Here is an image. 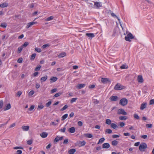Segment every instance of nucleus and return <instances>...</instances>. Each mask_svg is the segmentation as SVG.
<instances>
[{"instance_id": "obj_53", "label": "nucleus", "mask_w": 154, "mask_h": 154, "mask_svg": "<svg viewBox=\"0 0 154 154\" xmlns=\"http://www.w3.org/2000/svg\"><path fill=\"white\" fill-rule=\"evenodd\" d=\"M146 126L147 128H151L152 127V125L151 124H146Z\"/></svg>"}, {"instance_id": "obj_42", "label": "nucleus", "mask_w": 154, "mask_h": 154, "mask_svg": "<svg viewBox=\"0 0 154 154\" xmlns=\"http://www.w3.org/2000/svg\"><path fill=\"white\" fill-rule=\"evenodd\" d=\"M35 51L37 52L40 53L41 51V49L40 48H35Z\"/></svg>"}, {"instance_id": "obj_30", "label": "nucleus", "mask_w": 154, "mask_h": 154, "mask_svg": "<svg viewBox=\"0 0 154 154\" xmlns=\"http://www.w3.org/2000/svg\"><path fill=\"white\" fill-rule=\"evenodd\" d=\"M118 142L116 140H114L112 142V144L113 146H116L118 144Z\"/></svg>"}, {"instance_id": "obj_11", "label": "nucleus", "mask_w": 154, "mask_h": 154, "mask_svg": "<svg viewBox=\"0 0 154 154\" xmlns=\"http://www.w3.org/2000/svg\"><path fill=\"white\" fill-rule=\"evenodd\" d=\"M37 23L36 22H32L28 23L26 26V28H29L30 27H31L32 25L34 24H36Z\"/></svg>"}, {"instance_id": "obj_14", "label": "nucleus", "mask_w": 154, "mask_h": 154, "mask_svg": "<svg viewBox=\"0 0 154 154\" xmlns=\"http://www.w3.org/2000/svg\"><path fill=\"white\" fill-rule=\"evenodd\" d=\"M137 81L138 82L142 83L143 82V79L142 75H139L137 77Z\"/></svg>"}, {"instance_id": "obj_50", "label": "nucleus", "mask_w": 154, "mask_h": 154, "mask_svg": "<svg viewBox=\"0 0 154 154\" xmlns=\"http://www.w3.org/2000/svg\"><path fill=\"white\" fill-rule=\"evenodd\" d=\"M49 45H48V44H46L44 45L43 46H42V48L43 49H44L45 48H46L47 47H49Z\"/></svg>"}, {"instance_id": "obj_8", "label": "nucleus", "mask_w": 154, "mask_h": 154, "mask_svg": "<svg viewBox=\"0 0 154 154\" xmlns=\"http://www.w3.org/2000/svg\"><path fill=\"white\" fill-rule=\"evenodd\" d=\"M101 81L103 84H106L111 82L109 79L106 78H102L101 79Z\"/></svg>"}, {"instance_id": "obj_4", "label": "nucleus", "mask_w": 154, "mask_h": 154, "mask_svg": "<svg viewBox=\"0 0 154 154\" xmlns=\"http://www.w3.org/2000/svg\"><path fill=\"white\" fill-rule=\"evenodd\" d=\"M125 88V87L124 86H122L119 83L117 84L114 88L115 90H118L123 89Z\"/></svg>"}, {"instance_id": "obj_57", "label": "nucleus", "mask_w": 154, "mask_h": 154, "mask_svg": "<svg viewBox=\"0 0 154 154\" xmlns=\"http://www.w3.org/2000/svg\"><path fill=\"white\" fill-rule=\"evenodd\" d=\"M22 94V92L21 91H20L17 92V95L18 96V97H19Z\"/></svg>"}, {"instance_id": "obj_48", "label": "nucleus", "mask_w": 154, "mask_h": 154, "mask_svg": "<svg viewBox=\"0 0 154 154\" xmlns=\"http://www.w3.org/2000/svg\"><path fill=\"white\" fill-rule=\"evenodd\" d=\"M51 101H49L46 104V106L47 107H49L51 105Z\"/></svg>"}, {"instance_id": "obj_35", "label": "nucleus", "mask_w": 154, "mask_h": 154, "mask_svg": "<svg viewBox=\"0 0 154 154\" xmlns=\"http://www.w3.org/2000/svg\"><path fill=\"white\" fill-rule=\"evenodd\" d=\"M62 94V92H58V93L54 95V97H58L60 96Z\"/></svg>"}, {"instance_id": "obj_45", "label": "nucleus", "mask_w": 154, "mask_h": 154, "mask_svg": "<svg viewBox=\"0 0 154 154\" xmlns=\"http://www.w3.org/2000/svg\"><path fill=\"white\" fill-rule=\"evenodd\" d=\"M77 98H72L70 100V103H72L73 102H75L77 100Z\"/></svg>"}, {"instance_id": "obj_58", "label": "nucleus", "mask_w": 154, "mask_h": 154, "mask_svg": "<svg viewBox=\"0 0 154 154\" xmlns=\"http://www.w3.org/2000/svg\"><path fill=\"white\" fill-rule=\"evenodd\" d=\"M57 89L56 88H55L54 89H52L51 91V93H53L57 91Z\"/></svg>"}, {"instance_id": "obj_51", "label": "nucleus", "mask_w": 154, "mask_h": 154, "mask_svg": "<svg viewBox=\"0 0 154 154\" xmlns=\"http://www.w3.org/2000/svg\"><path fill=\"white\" fill-rule=\"evenodd\" d=\"M23 59L22 58H20L17 60V62L19 63H21L22 62Z\"/></svg>"}, {"instance_id": "obj_61", "label": "nucleus", "mask_w": 154, "mask_h": 154, "mask_svg": "<svg viewBox=\"0 0 154 154\" xmlns=\"http://www.w3.org/2000/svg\"><path fill=\"white\" fill-rule=\"evenodd\" d=\"M119 136L118 135H116V134H114V135H113L112 136V137L113 138H117V137H119Z\"/></svg>"}, {"instance_id": "obj_28", "label": "nucleus", "mask_w": 154, "mask_h": 154, "mask_svg": "<svg viewBox=\"0 0 154 154\" xmlns=\"http://www.w3.org/2000/svg\"><path fill=\"white\" fill-rule=\"evenodd\" d=\"M105 123L107 125H110L112 124L111 121V120L109 119H106V120Z\"/></svg>"}, {"instance_id": "obj_44", "label": "nucleus", "mask_w": 154, "mask_h": 154, "mask_svg": "<svg viewBox=\"0 0 154 154\" xmlns=\"http://www.w3.org/2000/svg\"><path fill=\"white\" fill-rule=\"evenodd\" d=\"M105 140V139L104 138H100L99 141L98 143V144L100 143H102L104 142Z\"/></svg>"}, {"instance_id": "obj_31", "label": "nucleus", "mask_w": 154, "mask_h": 154, "mask_svg": "<svg viewBox=\"0 0 154 154\" xmlns=\"http://www.w3.org/2000/svg\"><path fill=\"white\" fill-rule=\"evenodd\" d=\"M112 132V130L109 129H107L105 130V133L106 134H111Z\"/></svg>"}, {"instance_id": "obj_29", "label": "nucleus", "mask_w": 154, "mask_h": 154, "mask_svg": "<svg viewBox=\"0 0 154 154\" xmlns=\"http://www.w3.org/2000/svg\"><path fill=\"white\" fill-rule=\"evenodd\" d=\"M54 18V17L53 16H50L48 17L45 19L46 21H49L53 20Z\"/></svg>"}, {"instance_id": "obj_12", "label": "nucleus", "mask_w": 154, "mask_h": 154, "mask_svg": "<svg viewBox=\"0 0 154 154\" xmlns=\"http://www.w3.org/2000/svg\"><path fill=\"white\" fill-rule=\"evenodd\" d=\"M110 99L112 101H116L118 100V97L116 96H111L110 97Z\"/></svg>"}, {"instance_id": "obj_19", "label": "nucleus", "mask_w": 154, "mask_h": 154, "mask_svg": "<svg viewBox=\"0 0 154 154\" xmlns=\"http://www.w3.org/2000/svg\"><path fill=\"white\" fill-rule=\"evenodd\" d=\"M68 131L71 133H73L75 131V128L73 127L70 128L68 130Z\"/></svg>"}, {"instance_id": "obj_33", "label": "nucleus", "mask_w": 154, "mask_h": 154, "mask_svg": "<svg viewBox=\"0 0 154 154\" xmlns=\"http://www.w3.org/2000/svg\"><path fill=\"white\" fill-rule=\"evenodd\" d=\"M86 142L85 141H80L79 142V146H83L85 145V144Z\"/></svg>"}, {"instance_id": "obj_32", "label": "nucleus", "mask_w": 154, "mask_h": 154, "mask_svg": "<svg viewBox=\"0 0 154 154\" xmlns=\"http://www.w3.org/2000/svg\"><path fill=\"white\" fill-rule=\"evenodd\" d=\"M119 119L120 120H125L127 119V118L126 116H121L119 117Z\"/></svg>"}, {"instance_id": "obj_27", "label": "nucleus", "mask_w": 154, "mask_h": 154, "mask_svg": "<svg viewBox=\"0 0 154 154\" xmlns=\"http://www.w3.org/2000/svg\"><path fill=\"white\" fill-rule=\"evenodd\" d=\"M84 136L85 137L89 138H91L93 137L92 134H84Z\"/></svg>"}, {"instance_id": "obj_49", "label": "nucleus", "mask_w": 154, "mask_h": 154, "mask_svg": "<svg viewBox=\"0 0 154 154\" xmlns=\"http://www.w3.org/2000/svg\"><path fill=\"white\" fill-rule=\"evenodd\" d=\"M3 105V101L2 100L0 101V109L2 107Z\"/></svg>"}, {"instance_id": "obj_36", "label": "nucleus", "mask_w": 154, "mask_h": 154, "mask_svg": "<svg viewBox=\"0 0 154 154\" xmlns=\"http://www.w3.org/2000/svg\"><path fill=\"white\" fill-rule=\"evenodd\" d=\"M68 116V114H66L64 115L62 117V119H61L62 121L64 120L65 119H66Z\"/></svg>"}, {"instance_id": "obj_20", "label": "nucleus", "mask_w": 154, "mask_h": 154, "mask_svg": "<svg viewBox=\"0 0 154 154\" xmlns=\"http://www.w3.org/2000/svg\"><path fill=\"white\" fill-rule=\"evenodd\" d=\"M48 134L46 132H42L40 134L42 138H45L48 136Z\"/></svg>"}, {"instance_id": "obj_16", "label": "nucleus", "mask_w": 154, "mask_h": 154, "mask_svg": "<svg viewBox=\"0 0 154 154\" xmlns=\"http://www.w3.org/2000/svg\"><path fill=\"white\" fill-rule=\"evenodd\" d=\"M86 35L87 36L91 38L94 37L95 36L94 34L93 33H87Z\"/></svg>"}, {"instance_id": "obj_3", "label": "nucleus", "mask_w": 154, "mask_h": 154, "mask_svg": "<svg viewBox=\"0 0 154 154\" xmlns=\"http://www.w3.org/2000/svg\"><path fill=\"white\" fill-rule=\"evenodd\" d=\"M134 38L133 35L131 33H129L127 36H125V39L128 42H131V39H132Z\"/></svg>"}, {"instance_id": "obj_23", "label": "nucleus", "mask_w": 154, "mask_h": 154, "mask_svg": "<svg viewBox=\"0 0 154 154\" xmlns=\"http://www.w3.org/2000/svg\"><path fill=\"white\" fill-rule=\"evenodd\" d=\"M66 54L65 52H62L58 56V57L59 58H62L64 56H66Z\"/></svg>"}, {"instance_id": "obj_9", "label": "nucleus", "mask_w": 154, "mask_h": 154, "mask_svg": "<svg viewBox=\"0 0 154 154\" xmlns=\"http://www.w3.org/2000/svg\"><path fill=\"white\" fill-rule=\"evenodd\" d=\"M111 16L112 17H116V18H117V19H118V20L119 21V24H120V25L121 26V27H122V29L123 30L124 28H123V27L122 26V24H121V22H120V20L119 19V18L114 13H112L111 14Z\"/></svg>"}, {"instance_id": "obj_55", "label": "nucleus", "mask_w": 154, "mask_h": 154, "mask_svg": "<svg viewBox=\"0 0 154 154\" xmlns=\"http://www.w3.org/2000/svg\"><path fill=\"white\" fill-rule=\"evenodd\" d=\"M34 93V91H31L29 92V96H32L33 95Z\"/></svg>"}, {"instance_id": "obj_41", "label": "nucleus", "mask_w": 154, "mask_h": 154, "mask_svg": "<svg viewBox=\"0 0 154 154\" xmlns=\"http://www.w3.org/2000/svg\"><path fill=\"white\" fill-rule=\"evenodd\" d=\"M44 107V106L43 105H40L38 106L37 109L40 110L42 109Z\"/></svg>"}, {"instance_id": "obj_24", "label": "nucleus", "mask_w": 154, "mask_h": 154, "mask_svg": "<svg viewBox=\"0 0 154 154\" xmlns=\"http://www.w3.org/2000/svg\"><path fill=\"white\" fill-rule=\"evenodd\" d=\"M8 5V3H4L0 5V7L2 8H4L7 7Z\"/></svg>"}, {"instance_id": "obj_6", "label": "nucleus", "mask_w": 154, "mask_h": 154, "mask_svg": "<svg viewBox=\"0 0 154 154\" xmlns=\"http://www.w3.org/2000/svg\"><path fill=\"white\" fill-rule=\"evenodd\" d=\"M63 136L60 137L59 136H57L54 140V143H56L59 140H62L63 139Z\"/></svg>"}, {"instance_id": "obj_60", "label": "nucleus", "mask_w": 154, "mask_h": 154, "mask_svg": "<svg viewBox=\"0 0 154 154\" xmlns=\"http://www.w3.org/2000/svg\"><path fill=\"white\" fill-rule=\"evenodd\" d=\"M126 66L125 65L123 64L122 66H121L120 68L122 69H124L126 68Z\"/></svg>"}, {"instance_id": "obj_52", "label": "nucleus", "mask_w": 154, "mask_h": 154, "mask_svg": "<svg viewBox=\"0 0 154 154\" xmlns=\"http://www.w3.org/2000/svg\"><path fill=\"white\" fill-rule=\"evenodd\" d=\"M68 142V140L67 139H66L64 140V141L63 142V143L64 144H67Z\"/></svg>"}, {"instance_id": "obj_7", "label": "nucleus", "mask_w": 154, "mask_h": 154, "mask_svg": "<svg viewBox=\"0 0 154 154\" xmlns=\"http://www.w3.org/2000/svg\"><path fill=\"white\" fill-rule=\"evenodd\" d=\"M94 8H98L102 7V4L101 2H94Z\"/></svg>"}, {"instance_id": "obj_26", "label": "nucleus", "mask_w": 154, "mask_h": 154, "mask_svg": "<svg viewBox=\"0 0 154 154\" xmlns=\"http://www.w3.org/2000/svg\"><path fill=\"white\" fill-rule=\"evenodd\" d=\"M48 78V77L47 75H45V76L42 77L41 79V82H43L45 81Z\"/></svg>"}, {"instance_id": "obj_62", "label": "nucleus", "mask_w": 154, "mask_h": 154, "mask_svg": "<svg viewBox=\"0 0 154 154\" xmlns=\"http://www.w3.org/2000/svg\"><path fill=\"white\" fill-rule=\"evenodd\" d=\"M38 72H34L33 74V76H34V77H36V76L38 75Z\"/></svg>"}, {"instance_id": "obj_37", "label": "nucleus", "mask_w": 154, "mask_h": 154, "mask_svg": "<svg viewBox=\"0 0 154 154\" xmlns=\"http://www.w3.org/2000/svg\"><path fill=\"white\" fill-rule=\"evenodd\" d=\"M23 48L21 46L20 47H19L18 48L17 53L18 54L20 53L23 49Z\"/></svg>"}, {"instance_id": "obj_64", "label": "nucleus", "mask_w": 154, "mask_h": 154, "mask_svg": "<svg viewBox=\"0 0 154 154\" xmlns=\"http://www.w3.org/2000/svg\"><path fill=\"white\" fill-rule=\"evenodd\" d=\"M125 125V123L123 122H120L119 124V125L120 127H123Z\"/></svg>"}, {"instance_id": "obj_39", "label": "nucleus", "mask_w": 154, "mask_h": 154, "mask_svg": "<svg viewBox=\"0 0 154 154\" xmlns=\"http://www.w3.org/2000/svg\"><path fill=\"white\" fill-rule=\"evenodd\" d=\"M7 25V24L5 23H3L1 24L0 26L3 28H5Z\"/></svg>"}, {"instance_id": "obj_38", "label": "nucleus", "mask_w": 154, "mask_h": 154, "mask_svg": "<svg viewBox=\"0 0 154 154\" xmlns=\"http://www.w3.org/2000/svg\"><path fill=\"white\" fill-rule=\"evenodd\" d=\"M29 43L27 42H24V44L22 45L21 46L23 48L26 47L27 45H28Z\"/></svg>"}, {"instance_id": "obj_25", "label": "nucleus", "mask_w": 154, "mask_h": 154, "mask_svg": "<svg viewBox=\"0 0 154 154\" xmlns=\"http://www.w3.org/2000/svg\"><path fill=\"white\" fill-rule=\"evenodd\" d=\"M57 79V78L56 77H51V79L50 80L51 81H52V82H56Z\"/></svg>"}, {"instance_id": "obj_2", "label": "nucleus", "mask_w": 154, "mask_h": 154, "mask_svg": "<svg viewBox=\"0 0 154 154\" xmlns=\"http://www.w3.org/2000/svg\"><path fill=\"white\" fill-rule=\"evenodd\" d=\"M128 100L125 98H122L119 101V104L122 106H125L128 104Z\"/></svg>"}, {"instance_id": "obj_18", "label": "nucleus", "mask_w": 154, "mask_h": 154, "mask_svg": "<svg viewBox=\"0 0 154 154\" xmlns=\"http://www.w3.org/2000/svg\"><path fill=\"white\" fill-rule=\"evenodd\" d=\"M85 85L84 84H79L77 85L76 88L78 89H80L84 87Z\"/></svg>"}, {"instance_id": "obj_5", "label": "nucleus", "mask_w": 154, "mask_h": 154, "mask_svg": "<svg viewBox=\"0 0 154 154\" xmlns=\"http://www.w3.org/2000/svg\"><path fill=\"white\" fill-rule=\"evenodd\" d=\"M117 114L118 115L122 114L124 115H126L127 114V113L125 111L124 109H120L118 110Z\"/></svg>"}, {"instance_id": "obj_34", "label": "nucleus", "mask_w": 154, "mask_h": 154, "mask_svg": "<svg viewBox=\"0 0 154 154\" xmlns=\"http://www.w3.org/2000/svg\"><path fill=\"white\" fill-rule=\"evenodd\" d=\"M36 55V54L35 53L33 54L31 56L30 59L31 60H34L35 57Z\"/></svg>"}, {"instance_id": "obj_46", "label": "nucleus", "mask_w": 154, "mask_h": 154, "mask_svg": "<svg viewBox=\"0 0 154 154\" xmlns=\"http://www.w3.org/2000/svg\"><path fill=\"white\" fill-rule=\"evenodd\" d=\"M134 117L136 119L138 120L140 119V117L137 114H134Z\"/></svg>"}, {"instance_id": "obj_59", "label": "nucleus", "mask_w": 154, "mask_h": 154, "mask_svg": "<svg viewBox=\"0 0 154 154\" xmlns=\"http://www.w3.org/2000/svg\"><path fill=\"white\" fill-rule=\"evenodd\" d=\"M154 104V99L151 100L150 101L149 104L152 105V104Z\"/></svg>"}, {"instance_id": "obj_40", "label": "nucleus", "mask_w": 154, "mask_h": 154, "mask_svg": "<svg viewBox=\"0 0 154 154\" xmlns=\"http://www.w3.org/2000/svg\"><path fill=\"white\" fill-rule=\"evenodd\" d=\"M41 66L40 65H38L36 67L35 69V71H39L40 70Z\"/></svg>"}, {"instance_id": "obj_43", "label": "nucleus", "mask_w": 154, "mask_h": 154, "mask_svg": "<svg viewBox=\"0 0 154 154\" xmlns=\"http://www.w3.org/2000/svg\"><path fill=\"white\" fill-rule=\"evenodd\" d=\"M68 107V106L66 105H65L61 109H60V111H63L64 110H65Z\"/></svg>"}, {"instance_id": "obj_10", "label": "nucleus", "mask_w": 154, "mask_h": 154, "mask_svg": "<svg viewBox=\"0 0 154 154\" xmlns=\"http://www.w3.org/2000/svg\"><path fill=\"white\" fill-rule=\"evenodd\" d=\"M110 147V145L108 143H105L102 145V148L103 149H108Z\"/></svg>"}, {"instance_id": "obj_54", "label": "nucleus", "mask_w": 154, "mask_h": 154, "mask_svg": "<svg viewBox=\"0 0 154 154\" xmlns=\"http://www.w3.org/2000/svg\"><path fill=\"white\" fill-rule=\"evenodd\" d=\"M77 124L79 126L81 127L83 125V123L81 121H79L78 122Z\"/></svg>"}, {"instance_id": "obj_56", "label": "nucleus", "mask_w": 154, "mask_h": 154, "mask_svg": "<svg viewBox=\"0 0 154 154\" xmlns=\"http://www.w3.org/2000/svg\"><path fill=\"white\" fill-rule=\"evenodd\" d=\"M34 107H35L34 106V105H32L29 108V110L30 111H31L32 110L34 109Z\"/></svg>"}, {"instance_id": "obj_17", "label": "nucleus", "mask_w": 154, "mask_h": 154, "mask_svg": "<svg viewBox=\"0 0 154 154\" xmlns=\"http://www.w3.org/2000/svg\"><path fill=\"white\" fill-rule=\"evenodd\" d=\"M146 106V103H142L140 106V109L141 110H143L145 108Z\"/></svg>"}, {"instance_id": "obj_22", "label": "nucleus", "mask_w": 154, "mask_h": 154, "mask_svg": "<svg viewBox=\"0 0 154 154\" xmlns=\"http://www.w3.org/2000/svg\"><path fill=\"white\" fill-rule=\"evenodd\" d=\"M111 127L114 129H116L118 128V126L116 124L112 123L111 124Z\"/></svg>"}, {"instance_id": "obj_1", "label": "nucleus", "mask_w": 154, "mask_h": 154, "mask_svg": "<svg viewBox=\"0 0 154 154\" xmlns=\"http://www.w3.org/2000/svg\"><path fill=\"white\" fill-rule=\"evenodd\" d=\"M147 147V145L145 143H142L139 146V149L140 151L143 152Z\"/></svg>"}, {"instance_id": "obj_13", "label": "nucleus", "mask_w": 154, "mask_h": 154, "mask_svg": "<svg viewBox=\"0 0 154 154\" xmlns=\"http://www.w3.org/2000/svg\"><path fill=\"white\" fill-rule=\"evenodd\" d=\"M29 126L23 125L22 126L21 128L24 131H27L29 130Z\"/></svg>"}, {"instance_id": "obj_63", "label": "nucleus", "mask_w": 154, "mask_h": 154, "mask_svg": "<svg viewBox=\"0 0 154 154\" xmlns=\"http://www.w3.org/2000/svg\"><path fill=\"white\" fill-rule=\"evenodd\" d=\"M22 153V151L21 150H19L17 151V154H21Z\"/></svg>"}, {"instance_id": "obj_21", "label": "nucleus", "mask_w": 154, "mask_h": 154, "mask_svg": "<svg viewBox=\"0 0 154 154\" xmlns=\"http://www.w3.org/2000/svg\"><path fill=\"white\" fill-rule=\"evenodd\" d=\"M11 108V105L10 103L8 104L4 108V110L6 111L10 109Z\"/></svg>"}, {"instance_id": "obj_15", "label": "nucleus", "mask_w": 154, "mask_h": 154, "mask_svg": "<svg viewBox=\"0 0 154 154\" xmlns=\"http://www.w3.org/2000/svg\"><path fill=\"white\" fill-rule=\"evenodd\" d=\"M76 150L75 149H72L68 151V153L69 154H74L76 152Z\"/></svg>"}, {"instance_id": "obj_47", "label": "nucleus", "mask_w": 154, "mask_h": 154, "mask_svg": "<svg viewBox=\"0 0 154 154\" xmlns=\"http://www.w3.org/2000/svg\"><path fill=\"white\" fill-rule=\"evenodd\" d=\"M33 140H28L27 142V144L28 145H31L32 143Z\"/></svg>"}]
</instances>
